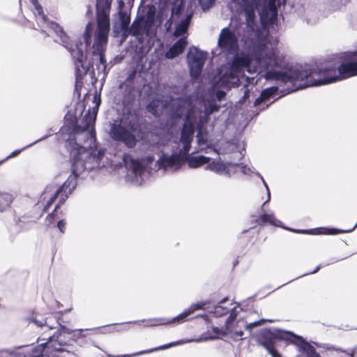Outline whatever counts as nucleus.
I'll use <instances>...</instances> for the list:
<instances>
[{
	"mask_svg": "<svg viewBox=\"0 0 357 357\" xmlns=\"http://www.w3.org/2000/svg\"><path fill=\"white\" fill-rule=\"evenodd\" d=\"M227 300V298H224L218 305L215 307V312L216 316H222L227 314L229 311V309L225 308L222 306V303Z\"/></svg>",
	"mask_w": 357,
	"mask_h": 357,
	"instance_id": "nucleus-25",
	"label": "nucleus"
},
{
	"mask_svg": "<svg viewBox=\"0 0 357 357\" xmlns=\"http://www.w3.org/2000/svg\"><path fill=\"white\" fill-rule=\"evenodd\" d=\"M261 179L263 181V183H264V185H265V187H266V188L267 190V199L263 204V205H262V207H263L266 203H267V202H268L270 201V199H271V194H270V191H269V189H268V187L267 184L266 183V182L264 181V180L263 179V178L261 176Z\"/></svg>",
	"mask_w": 357,
	"mask_h": 357,
	"instance_id": "nucleus-34",
	"label": "nucleus"
},
{
	"mask_svg": "<svg viewBox=\"0 0 357 357\" xmlns=\"http://www.w3.org/2000/svg\"><path fill=\"white\" fill-rule=\"evenodd\" d=\"M232 167H239L241 172L244 174H250V173H252L251 169L247 168L245 166H238L231 163L225 164L220 161H212L205 169L214 172L218 174L229 177L231 175V169L230 168Z\"/></svg>",
	"mask_w": 357,
	"mask_h": 357,
	"instance_id": "nucleus-10",
	"label": "nucleus"
},
{
	"mask_svg": "<svg viewBox=\"0 0 357 357\" xmlns=\"http://www.w3.org/2000/svg\"><path fill=\"white\" fill-rule=\"evenodd\" d=\"M88 146H80L76 144L71 154L73 157L72 164V175L63 183V186L58 189L47 202V206H50L54 201L56 197L60 195L63 191L66 192L68 189V193L75 188L76 178L86 169H93L105 167V165L101 162L104 156V151L99 150L97 154H92Z\"/></svg>",
	"mask_w": 357,
	"mask_h": 357,
	"instance_id": "nucleus-4",
	"label": "nucleus"
},
{
	"mask_svg": "<svg viewBox=\"0 0 357 357\" xmlns=\"http://www.w3.org/2000/svg\"><path fill=\"white\" fill-rule=\"evenodd\" d=\"M134 126L129 124V129L121 123L115 121L110 123L109 130V137L116 142H122L128 148H134L137 144V139L132 133Z\"/></svg>",
	"mask_w": 357,
	"mask_h": 357,
	"instance_id": "nucleus-6",
	"label": "nucleus"
},
{
	"mask_svg": "<svg viewBox=\"0 0 357 357\" xmlns=\"http://www.w3.org/2000/svg\"><path fill=\"white\" fill-rule=\"evenodd\" d=\"M206 302H200L195 304H192L187 310L181 313L177 317L173 319V321L181 323L187 319V317L196 310L203 309L206 305Z\"/></svg>",
	"mask_w": 357,
	"mask_h": 357,
	"instance_id": "nucleus-17",
	"label": "nucleus"
},
{
	"mask_svg": "<svg viewBox=\"0 0 357 357\" xmlns=\"http://www.w3.org/2000/svg\"><path fill=\"white\" fill-rule=\"evenodd\" d=\"M163 324L164 323L160 319H149L147 321L146 326H160Z\"/></svg>",
	"mask_w": 357,
	"mask_h": 357,
	"instance_id": "nucleus-32",
	"label": "nucleus"
},
{
	"mask_svg": "<svg viewBox=\"0 0 357 357\" xmlns=\"http://www.w3.org/2000/svg\"><path fill=\"white\" fill-rule=\"evenodd\" d=\"M154 17L148 15L145 18L135 20L131 24L129 34L137 38L139 42H142L144 37H150L153 34Z\"/></svg>",
	"mask_w": 357,
	"mask_h": 357,
	"instance_id": "nucleus-7",
	"label": "nucleus"
},
{
	"mask_svg": "<svg viewBox=\"0 0 357 357\" xmlns=\"http://www.w3.org/2000/svg\"><path fill=\"white\" fill-rule=\"evenodd\" d=\"M265 321H266L265 319H261L257 321H255V322L250 323V324H246L245 325V328L247 330H252V328L259 326L261 323L264 322Z\"/></svg>",
	"mask_w": 357,
	"mask_h": 357,
	"instance_id": "nucleus-29",
	"label": "nucleus"
},
{
	"mask_svg": "<svg viewBox=\"0 0 357 357\" xmlns=\"http://www.w3.org/2000/svg\"><path fill=\"white\" fill-rule=\"evenodd\" d=\"M126 168L131 174L132 182L135 185H141L143 181L144 167L138 160L125 156L123 159Z\"/></svg>",
	"mask_w": 357,
	"mask_h": 357,
	"instance_id": "nucleus-11",
	"label": "nucleus"
},
{
	"mask_svg": "<svg viewBox=\"0 0 357 357\" xmlns=\"http://www.w3.org/2000/svg\"><path fill=\"white\" fill-rule=\"evenodd\" d=\"M110 30L109 15L105 10L97 13V31L95 34V40L93 45V54H96L99 61L105 68L103 50L107 43L108 34Z\"/></svg>",
	"mask_w": 357,
	"mask_h": 357,
	"instance_id": "nucleus-5",
	"label": "nucleus"
},
{
	"mask_svg": "<svg viewBox=\"0 0 357 357\" xmlns=\"http://www.w3.org/2000/svg\"><path fill=\"white\" fill-rule=\"evenodd\" d=\"M356 226H357V222L355 224V225L351 229H347V230H338L336 229H331L329 230V231L327 234H336L340 232H349V231H353L356 227Z\"/></svg>",
	"mask_w": 357,
	"mask_h": 357,
	"instance_id": "nucleus-30",
	"label": "nucleus"
},
{
	"mask_svg": "<svg viewBox=\"0 0 357 357\" xmlns=\"http://www.w3.org/2000/svg\"><path fill=\"white\" fill-rule=\"evenodd\" d=\"M257 5V0H252L251 2L245 1L244 12L246 16V21L249 26H252L255 18V8Z\"/></svg>",
	"mask_w": 357,
	"mask_h": 357,
	"instance_id": "nucleus-15",
	"label": "nucleus"
},
{
	"mask_svg": "<svg viewBox=\"0 0 357 357\" xmlns=\"http://www.w3.org/2000/svg\"><path fill=\"white\" fill-rule=\"evenodd\" d=\"M176 103L179 106V108L176 112L177 116H181L183 114L184 109L182 107L188 108L180 139L183 148L180 149L178 153H173L172 155L162 153L161 155L157 160V165L160 169H162L165 172H175L178 170L187 158L191 147L195 126L197 123V114H199L200 123L202 124L206 121L208 116L218 109V106L215 103L204 102V115H202V112L197 111L196 107L190 99H179L176 100Z\"/></svg>",
	"mask_w": 357,
	"mask_h": 357,
	"instance_id": "nucleus-2",
	"label": "nucleus"
},
{
	"mask_svg": "<svg viewBox=\"0 0 357 357\" xmlns=\"http://www.w3.org/2000/svg\"><path fill=\"white\" fill-rule=\"evenodd\" d=\"M349 0H331L330 1V9L332 11H335L338 10H341L344 8Z\"/></svg>",
	"mask_w": 357,
	"mask_h": 357,
	"instance_id": "nucleus-23",
	"label": "nucleus"
},
{
	"mask_svg": "<svg viewBox=\"0 0 357 357\" xmlns=\"http://www.w3.org/2000/svg\"><path fill=\"white\" fill-rule=\"evenodd\" d=\"M277 41L267 38L259 39L253 44L250 54L242 53L234 57L229 73L221 79L225 88L237 86L238 73L247 71L257 73L266 79L281 81L292 85L291 91L311 86L330 84L357 75V51L344 53L347 60L337 69L333 66L321 68L312 73V78L303 70L290 69L285 55L277 48Z\"/></svg>",
	"mask_w": 357,
	"mask_h": 357,
	"instance_id": "nucleus-1",
	"label": "nucleus"
},
{
	"mask_svg": "<svg viewBox=\"0 0 357 357\" xmlns=\"http://www.w3.org/2000/svg\"><path fill=\"white\" fill-rule=\"evenodd\" d=\"M187 37H181L176 41L165 53V57L169 59H173L182 54L188 45Z\"/></svg>",
	"mask_w": 357,
	"mask_h": 357,
	"instance_id": "nucleus-13",
	"label": "nucleus"
},
{
	"mask_svg": "<svg viewBox=\"0 0 357 357\" xmlns=\"http://www.w3.org/2000/svg\"><path fill=\"white\" fill-rule=\"evenodd\" d=\"M35 323H36L38 326H42L43 325V324L42 322L38 321H37V320H36V321H35Z\"/></svg>",
	"mask_w": 357,
	"mask_h": 357,
	"instance_id": "nucleus-42",
	"label": "nucleus"
},
{
	"mask_svg": "<svg viewBox=\"0 0 357 357\" xmlns=\"http://www.w3.org/2000/svg\"><path fill=\"white\" fill-rule=\"evenodd\" d=\"M225 96V92L223 91H218L216 93V98L218 100H221Z\"/></svg>",
	"mask_w": 357,
	"mask_h": 357,
	"instance_id": "nucleus-37",
	"label": "nucleus"
},
{
	"mask_svg": "<svg viewBox=\"0 0 357 357\" xmlns=\"http://www.w3.org/2000/svg\"><path fill=\"white\" fill-rule=\"evenodd\" d=\"M53 220V214H49L47 217V220L49 222V223H51Z\"/></svg>",
	"mask_w": 357,
	"mask_h": 357,
	"instance_id": "nucleus-39",
	"label": "nucleus"
},
{
	"mask_svg": "<svg viewBox=\"0 0 357 357\" xmlns=\"http://www.w3.org/2000/svg\"><path fill=\"white\" fill-rule=\"evenodd\" d=\"M278 91V87L271 86L264 89L259 96L254 102L255 106L260 105L262 102L268 100L273 95H274Z\"/></svg>",
	"mask_w": 357,
	"mask_h": 357,
	"instance_id": "nucleus-18",
	"label": "nucleus"
},
{
	"mask_svg": "<svg viewBox=\"0 0 357 357\" xmlns=\"http://www.w3.org/2000/svg\"><path fill=\"white\" fill-rule=\"evenodd\" d=\"M206 57V52L200 51L194 47L190 48L187 55V61L192 77H197L199 76Z\"/></svg>",
	"mask_w": 357,
	"mask_h": 357,
	"instance_id": "nucleus-8",
	"label": "nucleus"
},
{
	"mask_svg": "<svg viewBox=\"0 0 357 357\" xmlns=\"http://www.w3.org/2000/svg\"><path fill=\"white\" fill-rule=\"evenodd\" d=\"M197 140L199 146L204 145L206 142V140L202 134V131L200 127L197 128Z\"/></svg>",
	"mask_w": 357,
	"mask_h": 357,
	"instance_id": "nucleus-28",
	"label": "nucleus"
},
{
	"mask_svg": "<svg viewBox=\"0 0 357 357\" xmlns=\"http://www.w3.org/2000/svg\"><path fill=\"white\" fill-rule=\"evenodd\" d=\"M57 227L61 232L63 233L65 230V222L63 220H59L57 223Z\"/></svg>",
	"mask_w": 357,
	"mask_h": 357,
	"instance_id": "nucleus-36",
	"label": "nucleus"
},
{
	"mask_svg": "<svg viewBox=\"0 0 357 357\" xmlns=\"http://www.w3.org/2000/svg\"><path fill=\"white\" fill-rule=\"evenodd\" d=\"M268 350L272 357H282L281 355L275 349L268 348Z\"/></svg>",
	"mask_w": 357,
	"mask_h": 357,
	"instance_id": "nucleus-35",
	"label": "nucleus"
},
{
	"mask_svg": "<svg viewBox=\"0 0 357 357\" xmlns=\"http://www.w3.org/2000/svg\"><path fill=\"white\" fill-rule=\"evenodd\" d=\"M215 0H199V3L203 10H208L213 6Z\"/></svg>",
	"mask_w": 357,
	"mask_h": 357,
	"instance_id": "nucleus-27",
	"label": "nucleus"
},
{
	"mask_svg": "<svg viewBox=\"0 0 357 357\" xmlns=\"http://www.w3.org/2000/svg\"><path fill=\"white\" fill-rule=\"evenodd\" d=\"M210 161V158L204 155L192 156L188 159V166L191 168H197Z\"/></svg>",
	"mask_w": 357,
	"mask_h": 357,
	"instance_id": "nucleus-19",
	"label": "nucleus"
},
{
	"mask_svg": "<svg viewBox=\"0 0 357 357\" xmlns=\"http://www.w3.org/2000/svg\"><path fill=\"white\" fill-rule=\"evenodd\" d=\"M319 268H320V266H317V268L312 272V273L317 272Z\"/></svg>",
	"mask_w": 357,
	"mask_h": 357,
	"instance_id": "nucleus-43",
	"label": "nucleus"
},
{
	"mask_svg": "<svg viewBox=\"0 0 357 357\" xmlns=\"http://www.w3.org/2000/svg\"><path fill=\"white\" fill-rule=\"evenodd\" d=\"M354 354V351H352V352L351 354H349V355L351 356H353Z\"/></svg>",
	"mask_w": 357,
	"mask_h": 357,
	"instance_id": "nucleus-44",
	"label": "nucleus"
},
{
	"mask_svg": "<svg viewBox=\"0 0 357 357\" xmlns=\"http://www.w3.org/2000/svg\"><path fill=\"white\" fill-rule=\"evenodd\" d=\"M264 222H269L275 226H280V221L278 220L273 214L264 213L261 217Z\"/></svg>",
	"mask_w": 357,
	"mask_h": 357,
	"instance_id": "nucleus-24",
	"label": "nucleus"
},
{
	"mask_svg": "<svg viewBox=\"0 0 357 357\" xmlns=\"http://www.w3.org/2000/svg\"><path fill=\"white\" fill-rule=\"evenodd\" d=\"M235 333H236L238 336L241 337V336H243V331H241V330H240V331H235Z\"/></svg>",
	"mask_w": 357,
	"mask_h": 357,
	"instance_id": "nucleus-40",
	"label": "nucleus"
},
{
	"mask_svg": "<svg viewBox=\"0 0 357 357\" xmlns=\"http://www.w3.org/2000/svg\"><path fill=\"white\" fill-rule=\"evenodd\" d=\"M119 20L121 29L125 33H129V24L130 22V17L126 12L119 13Z\"/></svg>",
	"mask_w": 357,
	"mask_h": 357,
	"instance_id": "nucleus-21",
	"label": "nucleus"
},
{
	"mask_svg": "<svg viewBox=\"0 0 357 357\" xmlns=\"http://www.w3.org/2000/svg\"><path fill=\"white\" fill-rule=\"evenodd\" d=\"M71 330L65 326H60V329L56 332L53 335L50 336L47 339V343L55 351H68L67 349L63 348V346L67 344L68 340L66 337V334H70Z\"/></svg>",
	"mask_w": 357,
	"mask_h": 357,
	"instance_id": "nucleus-12",
	"label": "nucleus"
},
{
	"mask_svg": "<svg viewBox=\"0 0 357 357\" xmlns=\"http://www.w3.org/2000/svg\"><path fill=\"white\" fill-rule=\"evenodd\" d=\"M218 46L228 53H234L238 48V39L236 34L229 28H223L219 35Z\"/></svg>",
	"mask_w": 357,
	"mask_h": 357,
	"instance_id": "nucleus-9",
	"label": "nucleus"
},
{
	"mask_svg": "<svg viewBox=\"0 0 357 357\" xmlns=\"http://www.w3.org/2000/svg\"><path fill=\"white\" fill-rule=\"evenodd\" d=\"M12 195L7 192H0V211H3L12 202Z\"/></svg>",
	"mask_w": 357,
	"mask_h": 357,
	"instance_id": "nucleus-20",
	"label": "nucleus"
},
{
	"mask_svg": "<svg viewBox=\"0 0 357 357\" xmlns=\"http://www.w3.org/2000/svg\"><path fill=\"white\" fill-rule=\"evenodd\" d=\"M34 8V15L36 16L38 24L42 27H47L50 29L47 35L50 36L51 31L54 32L56 38L54 40L62 45L68 50L73 58L75 59V73L77 77H81L86 75L89 69V66L85 64L86 52L88 46L91 43V36L93 27L91 23H88L86 26L85 31L83 36L84 44L80 43L79 45L76 44L75 47L69 46V38L59 25L53 22H49L47 17L43 11L42 6L39 4L38 0H31Z\"/></svg>",
	"mask_w": 357,
	"mask_h": 357,
	"instance_id": "nucleus-3",
	"label": "nucleus"
},
{
	"mask_svg": "<svg viewBox=\"0 0 357 357\" xmlns=\"http://www.w3.org/2000/svg\"><path fill=\"white\" fill-rule=\"evenodd\" d=\"M193 340H181V341H178V342H171L169 344H165V345H162L158 348H156V349H152L148 351H141V352H139L137 354V355H139V354H145V353H149V352H151V351H157V350H162V349H168L171 347H173V346H176V345H178V344H183V343H187V342H192Z\"/></svg>",
	"mask_w": 357,
	"mask_h": 357,
	"instance_id": "nucleus-22",
	"label": "nucleus"
},
{
	"mask_svg": "<svg viewBox=\"0 0 357 357\" xmlns=\"http://www.w3.org/2000/svg\"><path fill=\"white\" fill-rule=\"evenodd\" d=\"M291 335H292V340H291L292 342H294L296 344H299V345H301L303 343H305L304 340L301 337L298 336L294 334H291Z\"/></svg>",
	"mask_w": 357,
	"mask_h": 357,
	"instance_id": "nucleus-31",
	"label": "nucleus"
},
{
	"mask_svg": "<svg viewBox=\"0 0 357 357\" xmlns=\"http://www.w3.org/2000/svg\"><path fill=\"white\" fill-rule=\"evenodd\" d=\"M272 11H273L274 17H277V12H276V10H275L274 6H273V8H272Z\"/></svg>",
	"mask_w": 357,
	"mask_h": 357,
	"instance_id": "nucleus-41",
	"label": "nucleus"
},
{
	"mask_svg": "<svg viewBox=\"0 0 357 357\" xmlns=\"http://www.w3.org/2000/svg\"><path fill=\"white\" fill-rule=\"evenodd\" d=\"M236 314L235 313V312L231 311L229 314V317L227 318V319L226 321L227 325L231 324L233 323V321H234V319H236Z\"/></svg>",
	"mask_w": 357,
	"mask_h": 357,
	"instance_id": "nucleus-33",
	"label": "nucleus"
},
{
	"mask_svg": "<svg viewBox=\"0 0 357 357\" xmlns=\"http://www.w3.org/2000/svg\"><path fill=\"white\" fill-rule=\"evenodd\" d=\"M20 150L13 151L9 156L7 157V158L17 155L19 153H20Z\"/></svg>",
	"mask_w": 357,
	"mask_h": 357,
	"instance_id": "nucleus-38",
	"label": "nucleus"
},
{
	"mask_svg": "<svg viewBox=\"0 0 357 357\" xmlns=\"http://www.w3.org/2000/svg\"><path fill=\"white\" fill-rule=\"evenodd\" d=\"M158 106V102L155 100H153V101H151L148 104L146 109H147L148 112H149L154 116H156L157 113H158V109H157Z\"/></svg>",
	"mask_w": 357,
	"mask_h": 357,
	"instance_id": "nucleus-26",
	"label": "nucleus"
},
{
	"mask_svg": "<svg viewBox=\"0 0 357 357\" xmlns=\"http://www.w3.org/2000/svg\"><path fill=\"white\" fill-rule=\"evenodd\" d=\"M192 17V13H189L184 19L181 20V22L176 25L174 31V36L175 37L181 36L186 33L191 22Z\"/></svg>",
	"mask_w": 357,
	"mask_h": 357,
	"instance_id": "nucleus-16",
	"label": "nucleus"
},
{
	"mask_svg": "<svg viewBox=\"0 0 357 357\" xmlns=\"http://www.w3.org/2000/svg\"><path fill=\"white\" fill-rule=\"evenodd\" d=\"M96 119V115L95 116H89V117L86 119V122L81 121V123H83V125H79V128H81L84 132H86L89 137V140H90V142L89 144V146H91L92 142L95 141V131L93 128V124Z\"/></svg>",
	"mask_w": 357,
	"mask_h": 357,
	"instance_id": "nucleus-14",
	"label": "nucleus"
}]
</instances>
